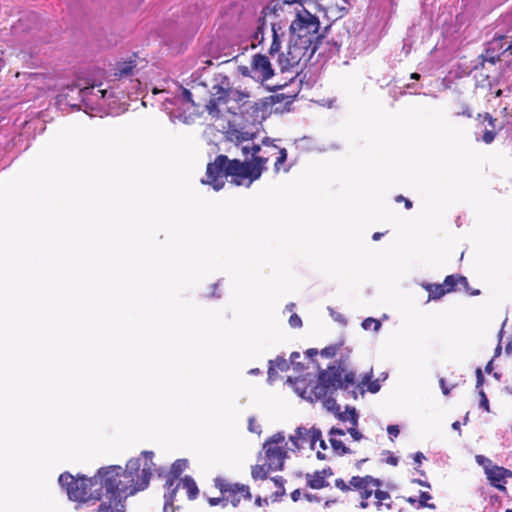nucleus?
Returning a JSON list of instances; mask_svg holds the SVG:
<instances>
[{
  "instance_id": "obj_63",
  "label": "nucleus",
  "mask_w": 512,
  "mask_h": 512,
  "mask_svg": "<svg viewBox=\"0 0 512 512\" xmlns=\"http://www.w3.org/2000/svg\"><path fill=\"white\" fill-rule=\"evenodd\" d=\"M413 459L416 463L421 464L422 460L425 459V456L422 452H416L413 456Z\"/></svg>"
},
{
  "instance_id": "obj_57",
  "label": "nucleus",
  "mask_w": 512,
  "mask_h": 512,
  "mask_svg": "<svg viewBox=\"0 0 512 512\" xmlns=\"http://www.w3.org/2000/svg\"><path fill=\"white\" fill-rule=\"evenodd\" d=\"M335 486L342 491H348L350 489V487L341 478L335 480Z\"/></svg>"
},
{
  "instance_id": "obj_61",
  "label": "nucleus",
  "mask_w": 512,
  "mask_h": 512,
  "mask_svg": "<svg viewBox=\"0 0 512 512\" xmlns=\"http://www.w3.org/2000/svg\"><path fill=\"white\" fill-rule=\"evenodd\" d=\"M239 71L243 76H251L252 77L251 67L249 68L247 66H239Z\"/></svg>"
},
{
  "instance_id": "obj_30",
  "label": "nucleus",
  "mask_w": 512,
  "mask_h": 512,
  "mask_svg": "<svg viewBox=\"0 0 512 512\" xmlns=\"http://www.w3.org/2000/svg\"><path fill=\"white\" fill-rule=\"evenodd\" d=\"M188 467V461L186 459H178L176 460L170 469V475L168 478L174 479L177 481V478L181 475V473Z\"/></svg>"
},
{
  "instance_id": "obj_26",
  "label": "nucleus",
  "mask_w": 512,
  "mask_h": 512,
  "mask_svg": "<svg viewBox=\"0 0 512 512\" xmlns=\"http://www.w3.org/2000/svg\"><path fill=\"white\" fill-rule=\"evenodd\" d=\"M306 482L307 485L312 489H321L329 486L327 480L324 479L323 476L318 473V471L314 472L313 474H306Z\"/></svg>"
},
{
  "instance_id": "obj_47",
  "label": "nucleus",
  "mask_w": 512,
  "mask_h": 512,
  "mask_svg": "<svg viewBox=\"0 0 512 512\" xmlns=\"http://www.w3.org/2000/svg\"><path fill=\"white\" fill-rule=\"evenodd\" d=\"M219 103L220 102H218L217 100H214L212 98L210 99V101L208 102V104L206 106L209 114L215 115L216 113L219 112L218 107H217Z\"/></svg>"
},
{
  "instance_id": "obj_53",
  "label": "nucleus",
  "mask_w": 512,
  "mask_h": 512,
  "mask_svg": "<svg viewBox=\"0 0 512 512\" xmlns=\"http://www.w3.org/2000/svg\"><path fill=\"white\" fill-rule=\"evenodd\" d=\"M328 311L330 312L331 317H332L335 321H337V322H339V323H343V324H345V323H346V320H345V318L343 317V315H341V314H339V313L335 312L331 307H328Z\"/></svg>"
},
{
  "instance_id": "obj_7",
  "label": "nucleus",
  "mask_w": 512,
  "mask_h": 512,
  "mask_svg": "<svg viewBox=\"0 0 512 512\" xmlns=\"http://www.w3.org/2000/svg\"><path fill=\"white\" fill-rule=\"evenodd\" d=\"M286 446L287 443L282 432L272 435L264 442L262 451L268 470H283L285 459L288 457Z\"/></svg>"
},
{
  "instance_id": "obj_60",
  "label": "nucleus",
  "mask_w": 512,
  "mask_h": 512,
  "mask_svg": "<svg viewBox=\"0 0 512 512\" xmlns=\"http://www.w3.org/2000/svg\"><path fill=\"white\" fill-rule=\"evenodd\" d=\"M345 431L340 429V428H335V427H332L329 431V435L331 437H334L335 435H339V436H344L345 435Z\"/></svg>"
},
{
  "instance_id": "obj_21",
  "label": "nucleus",
  "mask_w": 512,
  "mask_h": 512,
  "mask_svg": "<svg viewBox=\"0 0 512 512\" xmlns=\"http://www.w3.org/2000/svg\"><path fill=\"white\" fill-rule=\"evenodd\" d=\"M136 63L133 60L118 62L114 67L113 76L116 79L128 78L134 74Z\"/></svg>"
},
{
  "instance_id": "obj_16",
  "label": "nucleus",
  "mask_w": 512,
  "mask_h": 512,
  "mask_svg": "<svg viewBox=\"0 0 512 512\" xmlns=\"http://www.w3.org/2000/svg\"><path fill=\"white\" fill-rule=\"evenodd\" d=\"M486 476L490 484L500 491H506L504 483L507 478L512 477V471L497 465L486 467Z\"/></svg>"
},
{
  "instance_id": "obj_5",
  "label": "nucleus",
  "mask_w": 512,
  "mask_h": 512,
  "mask_svg": "<svg viewBox=\"0 0 512 512\" xmlns=\"http://www.w3.org/2000/svg\"><path fill=\"white\" fill-rule=\"evenodd\" d=\"M290 37L306 42L309 45L319 47L321 36L319 34L320 23L316 16L306 9L298 12L290 27Z\"/></svg>"
},
{
  "instance_id": "obj_6",
  "label": "nucleus",
  "mask_w": 512,
  "mask_h": 512,
  "mask_svg": "<svg viewBox=\"0 0 512 512\" xmlns=\"http://www.w3.org/2000/svg\"><path fill=\"white\" fill-rule=\"evenodd\" d=\"M317 49L316 45L308 46V43L290 37L286 52L278 58L282 71L297 66L301 61H309Z\"/></svg>"
},
{
  "instance_id": "obj_35",
  "label": "nucleus",
  "mask_w": 512,
  "mask_h": 512,
  "mask_svg": "<svg viewBox=\"0 0 512 512\" xmlns=\"http://www.w3.org/2000/svg\"><path fill=\"white\" fill-rule=\"evenodd\" d=\"M458 281H459L458 286L460 287L459 289H463L469 295L475 296V295H479L480 294L479 290H471L470 289L469 283H468V280H467L466 277H464L462 275H459L458 276Z\"/></svg>"
},
{
  "instance_id": "obj_48",
  "label": "nucleus",
  "mask_w": 512,
  "mask_h": 512,
  "mask_svg": "<svg viewBox=\"0 0 512 512\" xmlns=\"http://www.w3.org/2000/svg\"><path fill=\"white\" fill-rule=\"evenodd\" d=\"M289 325L292 328H300L302 326V320L297 314H292L289 318Z\"/></svg>"
},
{
  "instance_id": "obj_51",
  "label": "nucleus",
  "mask_w": 512,
  "mask_h": 512,
  "mask_svg": "<svg viewBox=\"0 0 512 512\" xmlns=\"http://www.w3.org/2000/svg\"><path fill=\"white\" fill-rule=\"evenodd\" d=\"M261 143H262V146L270 148L273 151L278 150V147L274 144V140L269 137L263 138Z\"/></svg>"
},
{
  "instance_id": "obj_4",
  "label": "nucleus",
  "mask_w": 512,
  "mask_h": 512,
  "mask_svg": "<svg viewBox=\"0 0 512 512\" xmlns=\"http://www.w3.org/2000/svg\"><path fill=\"white\" fill-rule=\"evenodd\" d=\"M343 372L340 366H329L326 370H321L317 384L309 390L307 400L318 401L333 395L338 389H347L354 385L355 373L348 372L343 376Z\"/></svg>"
},
{
  "instance_id": "obj_29",
  "label": "nucleus",
  "mask_w": 512,
  "mask_h": 512,
  "mask_svg": "<svg viewBox=\"0 0 512 512\" xmlns=\"http://www.w3.org/2000/svg\"><path fill=\"white\" fill-rule=\"evenodd\" d=\"M424 288L429 293V300H438L446 294L443 284H426Z\"/></svg>"
},
{
  "instance_id": "obj_28",
  "label": "nucleus",
  "mask_w": 512,
  "mask_h": 512,
  "mask_svg": "<svg viewBox=\"0 0 512 512\" xmlns=\"http://www.w3.org/2000/svg\"><path fill=\"white\" fill-rule=\"evenodd\" d=\"M339 420L341 421H350L353 426L358 425V414L356 412V409L353 407H347L345 412H338L335 413Z\"/></svg>"
},
{
  "instance_id": "obj_39",
  "label": "nucleus",
  "mask_w": 512,
  "mask_h": 512,
  "mask_svg": "<svg viewBox=\"0 0 512 512\" xmlns=\"http://www.w3.org/2000/svg\"><path fill=\"white\" fill-rule=\"evenodd\" d=\"M233 494H238L246 499H251V494L249 491V487L242 484H234Z\"/></svg>"
},
{
  "instance_id": "obj_3",
  "label": "nucleus",
  "mask_w": 512,
  "mask_h": 512,
  "mask_svg": "<svg viewBox=\"0 0 512 512\" xmlns=\"http://www.w3.org/2000/svg\"><path fill=\"white\" fill-rule=\"evenodd\" d=\"M103 479L104 474L100 473V469L91 478L84 476L75 478L70 473L65 472L59 476V484L65 488L70 500L86 502L90 499H100L101 491L105 488L102 484Z\"/></svg>"
},
{
  "instance_id": "obj_58",
  "label": "nucleus",
  "mask_w": 512,
  "mask_h": 512,
  "mask_svg": "<svg viewBox=\"0 0 512 512\" xmlns=\"http://www.w3.org/2000/svg\"><path fill=\"white\" fill-rule=\"evenodd\" d=\"M395 201L396 202L405 203V208L406 209H410L412 207V202L409 199H407L404 196H402V195L396 196Z\"/></svg>"
},
{
  "instance_id": "obj_19",
  "label": "nucleus",
  "mask_w": 512,
  "mask_h": 512,
  "mask_svg": "<svg viewBox=\"0 0 512 512\" xmlns=\"http://www.w3.org/2000/svg\"><path fill=\"white\" fill-rule=\"evenodd\" d=\"M276 368L280 371H287L290 368L289 362L283 357L278 356L275 360L269 361L267 381L272 384L277 378Z\"/></svg>"
},
{
  "instance_id": "obj_15",
  "label": "nucleus",
  "mask_w": 512,
  "mask_h": 512,
  "mask_svg": "<svg viewBox=\"0 0 512 512\" xmlns=\"http://www.w3.org/2000/svg\"><path fill=\"white\" fill-rule=\"evenodd\" d=\"M252 78L257 81H266L273 76V69L267 56L257 54L251 63Z\"/></svg>"
},
{
  "instance_id": "obj_56",
  "label": "nucleus",
  "mask_w": 512,
  "mask_h": 512,
  "mask_svg": "<svg viewBox=\"0 0 512 512\" xmlns=\"http://www.w3.org/2000/svg\"><path fill=\"white\" fill-rule=\"evenodd\" d=\"M476 388L479 389L483 385L484 376L481 368L476 369Z\"/></svg>"
},
{
  "instance_id": "obj_18",
  "label": "nucleus",
  "mask_w": 512,
  "mask_h": 512,
  "mask_svg": "<svg viewBox=\"0 0 512 512\" xmlns=\"http://www.w3.org/2000/svg\"><path fill=\"white\" fill-rule=\"evenodd\" d=\"M180 487V482L177 481L175 484L174 479L167 478L165 483V488L167 492L164 494V507L163 512H168V509L171 508L174 511L173 503L176 497V493Z\"/></svg>"
},
{
  "instance_id": "obj_33",
  "label": "nucleus",
  "mask_w": 512,
  "mask_h": 512,
  "mask_svg": "<svg viewBox=\"0 0 512 512\" xmlns=\"http://www.w3.org/2000/svg\"><path fill=\"white\" fill-rule=\"evenodd\" d=\"M459 275H449L445 278L443 282V286L445 288L446 293H450L452 291L457 290L459 281H458Z\"/></svg>"
},
{
  "instance_id": "obj_37",
  "label": "nucleus",
  "mask_w": 512,
  "mask_h": 512,
  "mask_svg": "<svg viewBox=\"0 0 512 512\" xmlns=\"http://www.w3.org/2000/svg\"><path fill=\"white\" fill-rule=\"evenodd\" d=\"M324 407L331 412H338L340 410V406L337 404L336 400L332 397V395L327 396L323 399Z\"/></svg>"
},
{
  "instance_id": "obj_10",
  "label": "nucleus",
  "mask_w": 512,
  "mask_h": 512,
  "mask_svg": "<svg viewBox=\"0 0 512 512\" xmlns=\"http://www.w3.org/2000/svg\"><path fill=\"white\" fill-rule=\"evenodd\" d=\"M101 84H92L79 89V95L85 108L91 111L102 110L105 105V100L110 93L107 89L100 88Z\"/></svg>"
},
{
  "instance_id": "obj_50",
  "label": "nucleus",
  "mask_w": 512,
  "mask_h": 512,
  "mask_svg": "<svg viewBox=\"0 0 512 512\" xmlns=\"http://www.w3.org/2000/svg\"><path fill=\"white\" fill-rule=\"evenodd\" d=\"M336 352H337V347L336 346H328V347H325L322 351H321V354L324 356V357H333L336 355Z\"/></svg>"
},
{
  "instance_id": "obj_22",
  "label": "nucleus",
  "mask_w": 512,
  "mask_h": 512,
  "mask_svg": "<svg viewBox=\"0 0 512 512\" xmlns=\"http://www.w3.org/2000/svg\"><path fill=\"white\" fill-rule=\"evenodd\" d=\"M286 383L293 387L295 393H297L301 398L307 400V396L309 393L308 387L306 385V378L299 376V377H291L289 376L286 380Z\"/></svg>"
},
{
  "instance_id": "obj_25",
  "label": "nucleus",
  "mask_w": 512,
  "mask_h": 512,
  "mask_svg": "<svg viewBox=\"0 0 512 512\" xmlns=\"http://www.w3.org/2000/svg\"><path fill=\"white\" fill-rule=\"evenodd\" d=\"M252 156L251 161H242V163H253L261 166V174L267 169L266 165L269 161L270 153L267 150H263L259 153L250 154Z\"/></svg>"
},
{
  "instance_id": "obj_55",
  "label": "nucleus",
  "mask_w": 512,
  "mask_h": 512,
  "mask_svg": "<svg viewBox=\"0 0 512 512\" xmlns=\"http://www.w3.org/2000/svg\"><path fill=\"white\" fill-rule=\"evenodd\" d=\"M495 138V133L493 131H490V130H486L482 136V140L485 142V143H491Z\"/></svg>"
},
{
  "instance_id": "obj_45",
  "label": "nucleus",
  "mask_w": 512,
  "mask_h": 512,
  "mask_svg": "<svg viewBox=\"0 0 512 512\" xmlns=\"http://www.w3.org/2000/svg\"><path fill=\"white\" fill-rule=\"evenodd\" d=\"M248 430L252 433L261 434V426L256 423L254 417H250L248 420Z\"/></svg>"
},
{
  "instance_id": "obj_12",
  "label": "nucleus",
  "mask_w": 512,
  "mask_h": 512,
  "mask_svg": "<svg viewBox=\"0 0 512 512\" xmlns=\"http://www.w3.org/2000/svg\"><path fill=\"white\" fill-rule=\"evenodd\" d=\"M512 48V41L506 36L495 37L489 41L482 55L484 62L496 63L500 56Z\"/></svg>"
},
{
  "instance_id": "obj_14",
  "label": "nucleus",
  "mask_w": 512,
  "mask_h": 512,
  "mask_svg": "<svg viewBox=\"0 0 512 512\" xmlns=\"http://www.w3.org/2000/svg\"><path fill=\"white\" fill-rule=\"evenodd\" d=\"M106 494V498L101 501L95 512H125V500L128 496L118 490H106Z\"/></svg>"
},
{
  "instance_id": "obj_11",
  "label": "nucleus",
  "mask_w": 512,
  "mask_h": 512,
  "mask_svg": "<svg viewBox=\"0 0 512 512\" xmlns=\"http://www.w3.org/2000/svg\"><path fill=\"white\" fill-rule=\"evenodd\" d=\"M283 0H272L261 11V15L257 20V27L252 35V45L255 43L261 44L264 40V31L267 28L266 18L271 15H277V12L282 9Z\"/></svg>"
},
{
  "instance_id": "obj_40",
  "label": "nucleus",
  "mask_w": 512,
  "mask_h": 512,
  "mask_svg": "<svg viewBox=\"0 0 512 512\" xmlns=\"http://www.w3.org/2000/svg\"><path fill=\"white\" fill-rule=\"evenodd\" d=\"M298 358H300L299 352L291 353L289 365L292 366V368L295 371L300 372L304 369V365L302 363L298 362V360H297Z\"/></svg>"
},
{
  "instance_id": "obj_20",
  "label": "nucleus",
  "mask_w": 512,
  "mask_h": 512,
  "mask_svg": "<svg viewBox=\"0 0 512 512\" xmlns=\"http://www.w3.org/2000/svg\"><path fill=\"white\" fill-rule=\"evenodd\" d=\"M272 31V44L269 49V54L274 55L278 53L281 48L282 38L284 36V30L281 23L271 22Z\"/></svg>"
},
{
  "instance_id": "obj_38",
  "label": "nucleus",
  "mask_w": 512,
  "mask_h": 512,
  "mask_svg": "<svg viewBox=\"0 0 512 512\" xmlns=\"http://www.w3.org/2000/svg\"><path fill=\"white\" fill-rule=\"evenodd\" d=\"M287 160V150L285 148L278 149V156L276 158L274 164L275 172H279L281 165H283Z\"/></svg>"
},
{
  "instance_id": "obj_52",
  "label": "nucleus",
  "mask_w": 512,
  "mask_h": 512,
  "mask_svg": "<svg viewBox=\"0 0 512 512\" xmlns=\"http://www.w3.org/2000/svg\"><path fill=\"white\" fill-rule=\"evenodd\" d=\"M370 485L371 484H366L365 488L360 489L361 498L364 500H367L368 498H370L372 496V494H374L373 489L369 488Z\"/></svg>"
},
{
  "instance_id": "obj_24",
  "label": "nucleus",
  "mask_w": 512,
  "mask_h": 512,
  "mask_svg": "<svg viewBox=\"0 0 512 512\" xmlns=\"http://www.w3.org/2000/svg\"><path fill=\"white\" fill-rule=\"evenodd\" d=\"M179 482H180V485H182V487L186 490L188 498L190 500H194L197 498V496L199 494V489L197 487L196 482L194 481V479L191 476L186 475Z\"/></svg>"
},
{
  "instance_id": "obj_49",
  "label": "nucleus",
  "mask_w": 512,
  "mask_h": 512,
  "mask_svg": "<svg viewBox=\"0 0 512 512\" xmlns=\"http://www.w3.org/2000/svg\"><path fill=\"white\" fill-rule=\"evenodd\" d=\"M479 395H480V407L485 409L486 411H489V401H488V398L485 394V392L480 389L479 390Z\"/></svg>"
},
{
  "instance_id": "obj_8",
  "label": "nucleus",
  "mask_w": 512,
  "mask_h": 512,
  "mask_svg": "<svg viewBox=\"0 0 512 512\" xmlns=\"http://www.w3.org/2000/svg\"><path fill=\"white\" fill-rule=\"evenodd\" d=\"M163 105L171 119L185 120L186 117L184 113L194 107L195 104L191 92L188 89L180 87L178 93L172 98L165 99Z\"/></svg>"
},
{
  "instance_id": "obj_9",
  "label": "nucleus",
  "mask_w": 512,
  "mask_h": 512,
  "mask_svg": "<svg viewBox=\"0 0 512 512\" xmlns=\"http://www.w3.org/2000/svg\"><path fill=\"white\" fill-rule=\"evenodd\" d=\"M256 137L257 131L245 130L243 128L229 127L227 131V138L235 143L245 157L261 151L260 145L251 143Z\"/></svg>"
},
{
  "instance_id": "obj_43",
  "label": "nucleus",
  "mask_w": 512,
  "mask_h": 512,
  "mask_svg": "<svg viewBox=\"0 0 512 512\" xmlns=\"http://www.w3.org/2000/svg\"><path fill=\"white\" fill-rule=\"evenodd\" d=\"M475 460L478 465L482 466L486 471V467H492V461L484 455H476Z\"/></svg>"
},
{
  "instance_id": "obj_41",
  "label": "nucleus",
  "mask_w": 512,
  "mask_h": 512,
  "mask_svg": "<svg viewBox=\"0 0 512 512\" xmlns=\"http://www.w3.org/2000/svg\"><path fill=\"white\" fill-rule=\"evenodd\" d=\"M432 497L428 492L421 491L419 496V503L422 507H428L431 509H435L434 504H428L427 501L430 500Z\"/></svg>"
},
{
  "instance_id": "obj_36",
  "label": "nucleus",
  "mask_w": 512,
  "mask_h": 512,
  "mask_svg": "<svg viewBox=\"0 0 512 512\" xmlns=\"http://www.w3.org/2000/svg\"><path fill=\"white\" fill-rule=\"evenodd\" d=\"M215 486L223 493L233 494L234 484L227 483L224 479L217 478Z\"/></svg>"
},
{
  "instance_id": "obj_64",
  "label": "nucleus",
  "mask_w": 512,
  "mask_h": 512,
  "mask_svg": "<svg viewBox=\"0 0 512 512\" xmlns=\"http://www.w3.org/2000/svg\"><path fill=\"white\" fill-rule=\"evenodd\" d=\"M301 497V491L300 489H296L294 490L292 493H291V499L294 501V502H297Z\"/></svg>"
},
{
  "instance_id": "obj_59",
  "label": "nucleus",
  "mask_w": 512,
  "mask_h": 512,
  "mask_svg": "<svg viewBox=\"0 0 512 512\" xmlns=\"http://www.w3.org/2000/svg\"><path fill=\"white\" fill-rule=\"evenodd\" d=\"M272 481L275 483L276 486H278L279 488L282 489V491L284 492V483H285V480L282 476H276V477H273L272 478Z\"/></svg>"
},
{
  "instance_id": "obj_54",
  "label": "nucleus",
  "mask_w": 512,
  "mask_h": 512,
  "mask_svg": "<svg viewBox=\"0 0 512 512\" xmlns=\"http://www.w3.org/2000/svg\"><path fill=\"white\" fill-rule=\"evenodd\" d=\"M387 432L391 439L393 440V438H396L399 435L400 430L397 425H389L387 427Z\"/></svg>"
},
{
  "instance_id": "obj_17",
  "label": "nucleus",
  "mask_w": 512,
  "mask_h": 512,
  "mask_svg": "<svg viewBox=\"0 0 512 512\" xmlns=\"http://www.w3.org/2000/svg\"><path fill=\"white\" fill-rule=\"evenodd\" d=\"M238 94H240L238 91L229 87L226 79L221 84L213 85L211 89V98L221 103H227L230 99H236Z\"/></svg>"
},
{
  "instance_id": "obj_13",
  "label": "nucleus",
  "mask_w": 512,
  "mask_h": 512,
  "mask_svg": "<svg viewBox=\"0 0 512 512\" xmlns=\"http://www.w3.org/2000/svg\"><path fill=\"white\" fill-rule=\"evenodd\" d=\"M321 437V431L317 428L307 429L305 427H298L295 434L290 436V441L293 445V450L302 448L305 444H309L312 449L318 439Z\"/></svg>"
},
{
  "instance_id": "obj_62",
  "label": "nucleus",
  "mask_w": 512,
  "mask_h": 512,
  "mask_svg": "<svg viewBox=\"0 0 512 512\" xmlns=\"http://www.w3.org/2000/svg\"><path fill=\"white\" fill-rule=\"evenodd\" d=\"M304 497L309 502H319L320 501V498L317 495H315V494L306 493V494H304Z\"/></svg>"
},
{
  "instance_id": "obj_34",
  "label": "nucleus",
  "mask_w": 512,
  "mask_h": 512,
  "mask_svg": "<svg viewBox=\"0 0 512 512\" xmlns=\"http://www.w3.org/2000/svg\"><path fill=\"white\" fill-rule=\"evenodd\" d=\"M361 326L364 330H369L373 328L375 332H378L381 328V322L375 318L368 317L363 320Z\"/></svg>"
},
{
  "instance_id": "obj_2",
  "label": "nucleus",
  "mask_w": 512,
  "mask_h": 512,
  "mask_svg": "<svg viewBox=\"0 0 512 512\" xmlns=\"http://www.w3.org/2000/svg\"><path fill=\"white\" fill-rule=\"evenodd\" d=\"M231 176L232 183L237 186L250 187L251 184L261 177V166L253 163H242L238 159L229 160L225 155H219L214 162L207 165L206 180L202 183L208 184L214 190L219 191L225 185V179Z\"/></svg>"
},
{
  "instance_id": "obj_42",
  "label": "nucleus",
  "mask_w": 512,
  "mask_h": 512,
  "mask_svg": "<svg viewBox=\"0 0 512 512\" xmlns=\"http://www.w3.org/2000/svg\"><path fill=\"white\" fill-rule=\"evenodd\" d=\"M374 496L375 498L378 500L377 501V506L380 507L382 505V502L387 500V499H390V495L387 491H383V490H379L377 489L375 492H374Z\"/></svg>"
},
{
  "instance_id": "obj_31",
  "label": "nucleus",
  "mask_w": 512,
  "mask_h": 512,
  "mask_svg": "<svg viewBox=\"0 0 512 512\" xmlns=\"http://www.w3.org/2000/svg\"><path fill=\"white\" fill-rule=\"evenodd\" d=\"M330 444L334 452L337 453L339 456L352 453L349 447H347L341 440H338L334 437L330 438Z\"/></svg>"
},
{
  "instance_id": "obj_46",
  "label": "nucleus",
  "mask_w": 512,
  "mask_h": 512,
  "mask_svg": "<svg viewBox=\"0 0 512 512\" xmlns=\"http://www.w3.org/2000/svg\"><path fill=\"white\" fill-rule=\"evenodd\" d=\"M347 433L350 434L354 441H360L364 438V435L356 429V426L353 425L351 428L347 429Z\"/></svg>"
},
{
  "instance_id": "obj_23",
  "label": "nucleus",
  "mask_w": 512,
  "mask_h": 512,
  "mask_svg": "<svg viewBox=\"0 0 512 512\" xmlns=\"http://www.w3.org/2000/svg\"><path fill=\"white\" fill-rule=\"evenodd\" d=\"M349 483H350L351 487L358 489V490L365 488L366 484H372V486H374V487H379L381 484L379 479H375L372 476H365V477L354 476L351 478Z\"/></svg>"
},
{
  "instance_id": "obj_44",
  "label": "nucleus",
  "mask_w": 512,
  "mask_h": 512,
  "mask_svg": "<svg viewBox=\"0 0 512 512\" xmlns=\"http://www.w3.org/2000/svg\"><path fill=\"white\" fill-rule=\"evenodd\" d=\"M382 455L386 456L384 461L387 464H390L392 466H396L398 464V458L391 451H388V450L383 451Z\"/></svg>"
},
{
  "instance_id": "obj_27",
  "label": "nucleus",
  "mask_w": 512,
  "mask_h": 512,
  "mask_svg": "<svg viewBox=\"0 0 512 512\" xmlns=\"http://www.w3.org/2000/svg\"><path fill=\"white\" fill-rule=\"evenodd\" d=\"M373 378V369L371 368L368 372H366L360 381V386L367 385L368 391L371 393H376L380 390V382L379 379L371 381Z\"/></svg>"
},
{
  "instance_id": "obj_1",
  "label": "nucleus",
  "mask_w": 512,
  "mask_h": 512,
  "mask_svg": "<svg viewBox=\"0 0 512 512\" xmlns=\"http://www.w3.org/2000/svg\"><path fill=\"white\" fill-rule=\"evenodd\" d=\"M153 452L143 451L138 458L130 459L125 470L121 466H109L100 468L104 474L102 484L107 491H120L125 496L145 490L150 482L155 464L153 463Z\"/></svg>"
},
{
  "instance_id": "obj_32",
  "label": "nucleus",
  "mask_w": 512,
  "mask_h": 512,
  "mask_svg": "<svg viewBox=\"0 0 512 512\" xmlns=\"http://www.w3.org/2000/svg\"><path fill=\"white\" fill-rule=\"evenodd\" d=\"M269 471L265 463L263 465L257 464L252 467L251 475L254 480H265Z\"/></svg>"
}]
</instances>
